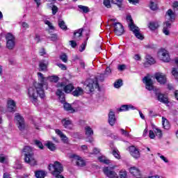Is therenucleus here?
<instances>
[{
    "instance_id": "1",
    "label": "nucleus",
    "mask_w": 178,
    "mask_h": 178,
    "mask_svg": "<svg viewBox=\"0 0 178 178\" xmlns=\"http://www.w3.org/2000/svg\"><path fill=\"white\" fill-rule=\"evenodd\" d=\"M38 80L39 82H34L33 86L28 88V97L31 102L34 105H38V97L45 98L44 87H48V77L44 76L41 72H38Z\"/></svg>"
},
{
    "instance_id": "2",
    "label": "nucleus",
    "mask_w": 178,
    "mask_h": 178,
    "mask_svg": "<svg viewBox=\"0 0 178 178\" xmlns=\"http://www.w3.org/2000/svg\"><path fill=\"white\" fill-rule=\"evenodd\" d=\"M165 19L168 21H165L163 24V33L165 35H169L170 33L169 29L172 27V23L176 19V13L172 11V9L168 10L165 13Z\"/></svg>"
},
{
    "instance_id": "3",
    "label": "nucleus",
    "mask_w": 178,
    "mask_h": 178,
    "mask_svg": "<svg viewBox=\"0 0 178 178\" xmlns=\"http://www.w3.org/2000/svg\"><path fill=\"white\" fill-rule=\"evenodd\" d=\"M22 154L24 156V161L26 163H29L31 166L37 165V161L34 158L33 149L30 147V146L24 147L22 150Z\"/></svg>"
},
{
    "instance_id": "4",
    "label": "nucleus",
    "mask_w": 178,
    "mask_h": 178,
    "mask_svg": "<svg viewBox=\"0 0 178 178\" xmlns=\"http://www.w3.org/2000/svg\"><path fill=\"white\" fill-rule=\"evenodd\" d=\"M98 80L99 77H96L94 79H88L86 82V88H88L90 92H92L95 88H99V86L98 85Z\"/></svg>"
},
{
    "instance_id": "5",
    "label": "nucleus",
    "mask_w": 178,
    "mask_h": 178,
    "mask_svg": "<svg viewBox=\"0 0 178 178\" xmlns=\"http://www.w3.org/2000/svg\"><path fill=\"white\" fill-rule=\"evenodd\" d=\"M6 47L8 49H13L16 45V38L11 33L6 35Z\"/></svg>"
},
{
    "instance_id": "6",
    "label": "nucleus",
    "mask_w": 178,
    "mask_h": 178,
    "mask_svg": "<svg viewBox=\"0 0 178 178\" xmlns=\"http://www.w3.org/2000/svg\"><path fill=\"white\" fill-rule=\"evenodd\" d=\"M14 120L16 122L17 126L21 131H23L26 129V122H24V118L19 113H16Z\"/></svg>"
},
{
    "instance_id": "7",
    "label": "nucleus",
    "mask_w": 178,
    "mask_h": 178,
    "mask_svg": "<svg viewBox=\"0 0 178 178\" xmlns=\"http://www.w3.org/2000/svg\"><path fill=\"white\" fill-rule=\"evenodd\" d=\"M158 56L163 62H170V56H169V51L166 49H161L158 53Z\"/></svg>"
},
{
    "instance_id": "8",
    "label": "nucleus",
    "mask_w": 178,
    "mask_h": 178,
    "mask_svg": "<svg viewBox=\"0 0 178 178\" xmlns=\"http://www.w3.org/2000/svg\"><path fill=\"white\" fill-rule=\"evenodd\" d=\"M57 87L58 88H60V90H64L65 92H66L67 94L72 92V91H73V90L74 89V86H73V84L72 83L65 86V83H58Z\"/></svg>"
},
{
    "instance_id": "9",
    "label": "nucleus",
    "mask_w": 178,
    "mask_h": 178,
    "mask_svg": "<svg viewBox=\"0 0 178 178\" xmlns=\"http://www.w3.org/2000/svg\"><path fill=\"white\" fill-rule=\"evenodd\" d=\"M72 158L73 159V162H75L76 166H80L81 168H83V166H86V161H84V159H83L81 156L73 154L72 155Z\"/></svg>"
},
{
    "instance_id": "10",
    "label": "nucleus",
    "mask_w": 178,
    "mask_h": 178,
    "mask_svg": "<svg viewBox=\"0 0 178 178\" xmlns=\"http://www.w3.org/2000/svg\"><path fill=\"white\" fill-rule=\"evenodd\" d=\"M103 172L104 175L108 178H119V175H118V173L116 172L111 170L109 167H105L103 169Z\"/></svg>"
},
{
    "instance_id": "11",
    "label": "nucleus",
    "mask_w": 178,
    "mask_h": 178,
    "mask_svg": "<svg viewBox=\"0 0 178 178\" xmlns=\"http://www.w3.org/2000/svg\"><path fill=\"white\" fill-rule=\"evenodd\" d=\"M143 83L145 84L146 90L152 91L154 90V82L149 76H145L143 78Z\"/></svg>"
},
{
    "instance_id": "12",
    "label": "nucleus",
    "mask_w": 178,
    "mask_h": 178,
    "mask_svg": "<svg viewBox=\"0 0 178 178\" xmlns=\"http://www.w3.org/2000/svg\"><path fill=\"white\" fill-rule=\"evenodd\" d=\"M114 27V33L116 35H122L123 33H124V29L123 28V25L120 22H116L113 24Z\"/></svg>"
},
{
    "instance_id": "13",
    "label": "nucleus",
    "mask_w": 178,
    "mask_h": 178,
    "mask_svg": "<svg viewBox=\"0 0 178 178\" xmlns=\"http://www.w3.org/2000/svg\"><path fill=\"white\" fill-rule=\"evenodd\" d=\"M131 31H133L136 38H138V40H144V35H143V34H141L140 32V29L138 26H136V25H131Z\"/></svg>"
},
{
    "instance_id": "14",
    "label": "nucleus",
    "mask_w": 178,
    "mask_h": 178,
    "mask_svg": "<svg viewBox=\"0 0 178 178\" xmlns=\"http://www.w3.org/2000/svg\"><path fill=\"white\" fill-rule=\"evenodd\" d=\"M129 151L130 153V155L133 156L135 159H138L140 158V151H138V149L136 148L134 146H131L129 147Z\"/></svg>"
},
{
    "instance_id": "15",
    "label": "nucleus",
    "mask_w": 178,
    "mask_h": 178,
    "mask_svg": "<svg viewBox=\"0 0 178 178\" xmlns=\"http://www.w3.org/2000/svg\"><path fill=\"white\" fill-rule=\"evenodd\" d=\"M156 98L159 102L162 104H169V99H168V95H163L162 93H156Z\"/></svg>"
},
{
    "instance_id": "16",
    "label": "nucleus",
    "mask_w": 178,
    "mask_h": 178,
    "mask_svg": "<svg viewBox=\"0 0 178 178\" xmlns=\"http://www.w3.org/2000/svg\"><path fill=\"white\" fill-rule=\"evenodd\" d=\"M7 109L8 112H16V102L13 99H8L7 102Z\"/></svg>"
},
{
    "instance_id": "17",
    "label": "nucleus",
    "mask_w": 178,
    "mask_h": 178,
    "mask_svg": "<svg viewBox=\"0 0 178 178\" xmlns=\"http://www.w3.org/2000/svg\"><path fill=\"white\" fill-rule=\"evenodd\" d=\"M61 123L65 129H68V130H72L73 129V123L72 122V120L68 118L62 120Z\"/></svg>"
},
{
    "instance_id": "18",
    "label": "nucleus",
    "mask_w": 178,
    "mask_h": 178,
    "mask_svg": "<svg viewBox=\"0 0 178 178\" xmlns=\"http://www.w3.org/2000/svg\"><path fill=\"white\" fill-rule=\"evenodd\" d=\"M55 131H56V134L59 136V137L61 138V141H63L64 144H67L69 143V138H67V136H66V135H65L63 132H62L59 129H56Z\"/></svg>"
},
{
    "instance_id": "19",
    "label": "nucleus",
    "mask_w": 178,
    "mask_h": 178,
    "mask_svg": "<svg viewBox=\"0 0 178 178\" xmlns=\"http://www.w3.org/2000/svg\"><path fill=\"white\" fill-rule=\"evenodd\" d=\"M108 123L111 126H115V123H116V117L112 111H110L108 113Z\"/></svg>"
},
{
    "instance_id": "20",
    "label": "nucleus",
    "mask_w": 178,
    "mask_h": 178,
    "mask_svg": "<svg viewBox=\"0 0 178 178\" xmlns=\"http://www.w3.org/2000/svg\"><path fill=\"white\" fill-rule=\"evenodd\" d=\"M155 78L160 84H165L166 83V76L163 74L157 73L155 75Z\"/></svg>"
},
{
    "instance_id": "21",
    "label": "nucleus",
    "mask_w": 178,
    "mask_h": 178,
    "mask_svg": "<svg viewBox=\"0 0 178 178\" xmlns=\"http://www.w3.org/2000/svg\"><path fill=\"white\" fill-rule=\"evenodd\" d=\"M48 65L49 63L48 61L45 60H42L39 62V69L41 72H46L47 69L48 68Z\"/></svg>"
},
{
    "instance_id": "22",
    "label": "nucleus",
    "mask_w": 178,
    "mask_h": 178,
    "mask_svg": "<svg viewBox=\"0 0 178 178\" xmlns=\"http://www.w3.org/2000/svg\"><path fill=\"white\" fill-rule=\"evenodd\" d=\"M129 171L131 175H133V176H140V175H141V172L137 167H131L129 169Z\"/></svg>"
},
{
    "instance_id": "23",
    "label": "nucleus",
    "mask_w": 178,
    "mask_h": 178,
    "mask_svg": "<svg viewBox=\"0 0 178 178\" xmlns=\"http://www.w3.org/2000/svg\"><path fill=\"white\" fill-rule=\"evenodd\" d=\"M83 94H84V90L80 87H77L72 92V95H74V97H80V95H83Z\"/></svg>"
},
{
    "instance_id": "24",
    "label": "nucleus",
    "mask_w": 178,
    "mask_h": 178,
    "mask_svg": "<svg viewBox=\"0 0 178 178\" xmlns=\"http://www.w3.org/2000/svg\"><path fill=\"white\" fill-rule=\"evenodd\" d=\"M162 125L163 129L165 130H169L170 129V124L169 123V121L164 117L162 118Z\"/></svg>"
},
{
    "instance_id": "25",
    "label": "nucleus",
    "mask_w": 178,
    "mask_h": 178,
    "mask_svg": "<svg viewBox=\"0 0 178 178\" xmlns=\"http://www.w3.org/2000/svg\"><path fill=\"white\" fill-rule=\"evenodd\" d=\"M83 35V29H79L74 32V39L80 40V37Z\"/></svg>"
},
{
    "instance_id": "26",
    "label": "nucleus",
    "mask_w": 178,
    "mask_h": 178,
    "mask_svg": "<svg viewBox=\"0 0 178 178\" xmlns=\"http://www.w3.org/2000/svg\"><path fill=\"white\" fill-rule=\"evenodd\" d=\"M85 134L88 137H91V136L94 135V131L90 127L86 126L85 127Z\"/></svg>"
},
{
    "instance_id": "27",
    "label": "nucleus",
    "mask_w": 178,
    "mask_h": 178,
    "mask_svg": "<svg viewBox=\"0 0 178 178\" xmlns=\"http://www.w3.org/2000/svg\"><path fill=\"white\" fill-rule=\"evenodd\" d=\"M35 176L36 178H45L47 172L44 170H38L35 172Z\"/></svg>"
},
{
    "instance_id": "28",
    "label": "nucleus",
    "mask_w": 178,
    "mask_h": 178,
    "mask_svg": "<svg viewBox=\"0 0 178 178\" xmlns=\"http://www.w3.org/2000/svg\"><path fill=\"white\" fill-rule=\"evenodd\" d=\"M56 94L58 97L60 102H65V94H63V92L60 89H58Z\"/></svg>"
},
{
    "instance_id": "29",
    "label": "nucleus",
    "mask_w": 178,
    "mask_h": 178,
    "mask_svg": "<svg viewBox=\"0 0 178 178\" xmlns=\"http://www.w3.org/2000/svg\"><path fill=\"white\" fill-rule=\"evenodd\" d=\"M148 27L149 30L154 31L156 30L158 27H159V24H158V22H152L149 23Z\"/></svg>"
},
{
    "instance_id": "30",
    "label": "nucleus",
    "mask_w": 178,
    "mask_h": 178,
    "mask_svg": "<svg viewBox=\"0 0 178 178\" xmlns=\"http://www.w3.org/2000/svg\"><path fill=\"white\" fill-rule=\"evenodd\" d=\"M45 145H46V147H47L48 149H50V151H55V149H56V145L54 144L51 141H47L45 143Z\"/></svg>"
},
{
    "instance_id": "31",
    "label": "nucleus",
    "mask_w": 178,
    "mask_h": 178,
    "mask_svg": "<svg viewBox=\"0 0 178 178\" xmlns=\"http://www.w3.org/2000/svg\"><path fill=\"white\" fill-rule=\"evenodd\" d=\"M130 109H136V107L131 105H122L120 108V112H123L124 111H129Z\"/></svg>"
},
{
    "instance_id": "32",
    "label": "nucleus",
    "mask_w": 178,
    "mask_h": 178,
    "mask_svg": "<svg viewBox=\"0 0 178 178\" xmlns=\"http://www.w3.org/2000/svg\"><path fill=\"white\" fill-rule=\"evenodd\" d=\"M145 59L146 62L149 63V65H154L155 63V59L150 55H146Z\"/></svg>"
},
{
    "instance_id": "33",
    "label": "nucleus",
    "mask_w": 178,
    "mask_h": 178,
    "mask_svg": "<svg viewBox=\"0 0 178 178\" xmlns=\"http://www.w3.org/2000/svg\"><path fill=\"white\" fill-rule=\"evenodd\" d=\"M64 109L67 112H70V113H73V112H74V110L72 108V105L69 103L64 104Z\"/></svg>"
},
{
    "instance_id": "34",
    "label": "nucleus",
    "mask_w": 178,
    "mask_h": 178,
    "mask_svg": "<svg viewBox=\"0 0 178 178\" xmlns=\"http://www.w3.org/2000/svg\"><path fill=\"white\" fill-rule=\"evenodd\" d=\"M58 26L61 30H67V26H66L65 21L62 19L58 20Z\"/></svg>"
},
{
    "instance_id": "35",
    "label": "nucleus",
    "mask_w": 178,
    "mask_h": 178,
    "mask_svg": "<svg viewBox=\"0 0 178 178\" xmlns=\"http://www.w3.org/2000/svg\"><path fill=\"white\" fill-rule=\"evenodd\" d=\"M98 159L99 162H102L103 163H106V165H109V163H111V161L104 156H99Z\"/></svg>"
},
{
    "instance_id": "36",
    "label": "nucleus",
    "mask_w": 178,
    "mask_h": 178,
    "mask_svg": "<svg viewBox=\"0 0 178 178\" xmlns=\"http://www.w3.org/2000/svg\"><path fill=\"white\" fill-rule=\"evenodd\" d=\"M78 8L81 10H82V12H83V13H88V12H90V8H88V7H87V6L79 5V6H78Z\"/></svg>"
},
{
    "instance_id": "37",
    "label": "nucleus",
    "mask_w": 178,
    "mask_h": 178,
    "mask_svg": "<svg viewBox=\"0 0 178 178\" xmlns=\"http://www.w3.org/2000/svg\"><path fill=\"white\" fill-rule=\"evenodd\" d=\"M0 162L1 163H8V156H6L4 154H1Z\"/></svg>"
},
{
    "instance_id": "38",
    "label": "nucleus",
    "mask_w": 178,
    "mask_h": 178,
    "mask_svg": "<svg viewBox=\"0 0 178 178\" xmlns=\"http://www.w3.org/2000/svg\"><path fill=\"white\" fill-rule=\"evenodd\" d=\"M112 154L116 159H120V154H119V150L118 149H113L112 151Z\"/></svg>"
},
{
    "instance_id": "39",
    "label": "nucleus",
    "mask_w": 178,
    "mask_h": 178,
    "mask_svg": "<svg viewBox=\"0 0 178 178\" xmlns=\"http://www.w3.org/2000/svg\"><path fill=\"white\" fill-rule=\"evenodd\" d=\"M122 86H123V81H122V79H118L114 83L115 88H120V87H122Z\"/></svg>"
},
{
    "instance_id": "40",
    "label": "nucleus",
    "mask_w": 178,
    "mask_h": 178,
    "mask_svg": "<svg viewBox=\"0 0 178 178\" xmlns=\"http://www.w3.org/2000/svg\"><path fill=\"white\" fill-rule=\"evenodd\" d=\"M47 79L49 80V81L57 83V81H59V77L56 76H48Z\"/></svg>"
},
{
    "instance_id": "41",
    "label": "nucleus",
    "mask_w": 178,
    "mask_h": 178,
    "mask_svg": "<svg viewBox=\"0 0 178 178\" xmlns=\"http://www.w3.org/2000/svg\"><path fill=\"white\" fill-rule=\"evenodd\" d=\"M44 24L48 26L49 30H55V26H54V24H52L51 22H49L48 20H44Z\"/></svg>"
},
{
    "instance_id": "42",
    "label": "nucleus",
    "mask_w": 178,
    "mask_h": 178,
    "mask_svg": "<svg viewBox=\"0 0 178 178\" xmlns=\"http://www.w3.org/2000/svg\"><path fill=\"white\" fill-rule=\"evenodd\" d=\"M149 8L152 10H156L158 9V5L154 1H150Z\"/></svg>"
},
{
    "instance_id": "43",
    "label": "nucleus",
    "mask_w": 178,
    "mask_h": 178,
    "mask_svg": "<svg viewBox=\"0 0 178 178\" xmlns=\"http://www.w3.org/2000/svg\"><path fill=\"white\" fill-rule=\"evenodd\" d=\"M127 20L129 23V26L130 29H131V26H134V23L133 22V19H131V15L127 16Z\"/></svg>"
},
{
    "instance_id": "44",
    "label": "nucleus",
    "mask_w": 178,
    "mask_h": 178,
    "mask_svg": "<svg viewBox=\"0 0 178 178\" xmlns=\"http://www.w3.org/2000/svg\"><path fill=\"white\" fill-rule=\"evenodd\" d=\"M154 133L159 138H162V131L158 128L154 129Z\"/></svg>"
},
{
    "instance_id": "45",
    "label": "nucleus",
    "mask_w": 178,
    "mask_h": 178,
    "mask_svg": "<svg viewBox=\"0 0 178 178\" xmlns=\"http://www.w3.org/2000/svg\"><path fill=\"white\" fill-rule=\"evenodd\" d=\"M120 178H127V172L126 170H122L120 171Z\"/></svg>"
},
{
    "instance_id": "46",
    "label": "nucleus",
    "mask_w": 178,
    "mask_h": 178,
    "mask_svg": "<svg viewBox=\"0 0 178 178\" xmlns=\"http://www.w3.org/2000/svg\"><path fill=\"white\" fill-rule=\"evenodd\" d=\"M120 133L124 137H130V134L129 133V131H127L123 129H120Z\"/></svg>"
},
{
    "instance_id": "47",
    "label": "nucleus",
    "mask_w": 178,
    "mask_h": 178,
    "mask_svg": "<svg viewBox=\"0 0 178 178\" xmlns=\"http://www.w3.org/2000/svg\"><path fill=\"white\" fill-rule=\"evenodd\" d=\"M112 73V70L109 67H106L104 74H102L101 76H109Z\"/></svg>"
},
{
    "instance_id": "48",
    "label": "nucleus",
    "mask_w": 178,
    "mask_h": 178,
    "mask_svg": "<svg viewBox=\"0 0 178 178\" xmlns=\"http://www.w3.org/2000/svg\"><path fill=\"white\" fill-rule=\"evenodd\" d=\"M172 76H174L175 79H177V81H178V72L177 70H176V68L172 69Z\"/></svg>"
},
{
    "instance_id": "49",
    "label": "nucleus",
    "mask_w": 178,
    "mask_h": 178,
    "mask_svg": "<svg viewBox=\"0 0 178 178\" xmlns=\"http://www.w3.org/2000/svg\"><path fill=\"white\" fill-rule=\"evenodd\" d=\"M60 59H61V60L63 62H64V63H67V56L65 54H62L61 56H60Z\"/></svg>"
},
{
    "instance_id": "50",
    "label": "nucleus",
    "mask_w": 178,
    "mask_h": 178,
    "mask_svg": "<svg viewBox=\"0 0 178 178\" xmlns=\"http://www.w3.org/2000/svg\"><path fill=\"white\" fill-rule=\"evenodd\" d=\"M35 144L40 149H44V145H42V143L41 142H40V140H35Z\"/></svg>"
},
{
    "instance_id": "51",
    "label": "nucleus",
    "mask_w": 178,
    "mask_h": 178,
    "mask_svg": "<svg viewBox=\"0 0 178 178\" xmlns=\"http://www.w3.org/2000/svg\"><path fill=\"white\" fill-rule=\"evenodd\" d=\"M100 149H98V148H97V147H95L94 149H93V151H92V153H90L92 155H97V154H99V152H100Z\"/></svg>"
},
{
    "instance_id": "52",
    "label": "nucleus",
    "mask_w": 178,
    "mask_h": 178,
    "mask_svg": "<svg viewBox=\"0 0 178 178\" xmlns=\"http://www.w3.org/2000/svg\"><path fill=\"white\" fill-rule=\"evenodd\" d=\"M149 138H152V140H154V138H155V132H154V131L150 130L149 131Z\"/></svg>"
},
{
    "instance_id": "53",
    "label": "nucleus",
    "mask_w": 178,
    "mask_h": 178,
    "mask_svg": "<svg viewBox=\"0 0 178 178\" xmlns=\"http://www.w3.org/2000/svg\"><path fill=\"white\" fill-rule=\"evenodd\" d=\"M104 5L106 6V8H111V1L104 0Z\"/></svg>"
},
{
    "instance_id": "54",
    "label": "nucleus",
    "mask_w": 178,
    "mask_h": 178,
    "mask_svg": "<svg viewBox=\"0 0 178 178\" xmlns=\"http://www.w3.org/2000/svg\"><path fill=\"white\" fill-rule=\"evenodd\" d=\"M50 40L51 41H56L58 40V35L56 34H52L50 37H49Z\"/></svg>"
},
{
    "instance_id": "55",
    "label": "nucleus",
    "mask_w": 178,
    "mask_h": 178,
    "mask_svg": "<svg viewBox=\"0 0 178 178\" xmlns=\"http://www.w3.org/2000/svg\"><path fill=\"white\" fill-rule=\"evenodd\" d=\"M57 66L58 67H60V69H61V70H66V69H67L66 67V65H65L64 64H61V63H58L57 64Z\"/></svg>"
},
{
    "instance_id": "56",
    "label": "nucleus",
    "mask_w": 178,
    "mask_h": 178,
    "mask_svg": "<svg viewBox=\"0 0 178 178\" xmlns=\"http://www.w3.org/2000/svg\"><path fill=\"white\" fill-rule=\"evenodd\" d=\"M21 26L23 27V29H25V30H27L30 26L27 22H22Z\"/></svg>"
},
{
    "instance_id": "57",
    "label": "nucleus",
    "mask_w": 178,
    "mask_h": 178,
    "mask_svg": "<svg viewBox=\"0 0 178 178\" xmlns=\"http://www.w3.org/2000/svg\"><path fill=\"white\" fill-rule=\"evenodd\" d=\"M123 2V0H112V3H114L115 5H120Z\"/></svg>"
},
{
    "instance_id": "58",
    "label": "nucleus",
    "mask_w": 178,
    "mask_h": 178,
    "mask_svg": "<svg viewBox=\"0 0 178 178\" xmlns=\"http://www.w3.org/2000/svg\"><path fill=\"white\" fill-rule=\"evenodd\" d=\"M52 13L53 15H56V13L58 12V7L53 6L51 8Z\"/></svg>"
},
{
    "instance_id": "59",
    "label": "nucleus",
    "mask_w": 178,
    "mask_h": 178,
    "mask_svg": "<svg viewBox=\"0 0 178 178\" xmlns=\"http://www.w3.org/2000/svg\"><path fill=\"white\" fill-rule=\"evenodd\" d=\"M40 56H44V55H45V54H47L45 52V49H41L39 51Z\"/></svg>"
},
{
    "instance_id": "60",
    "label": "nucleus",
    "mask_w": 178,
    "mask_h": 178,
    "mask_svg": "<svg viewBox=\"0 0 178 178\" xmlns=\"http://www.w3.org/2000/svg\"><path fill=\"white\" fill-rule=\"evenodd\" d=\"M125 69H126L125 65H118V70H120L122 72V71L124 70Z\"/></svg>"
},
{
    "instance_id": "61",
    "label": "nucleus",
    "mask_w": 178,
    "mask_h": 178,
    "mask_svg": "<svg viewBox=\"0 0 178 178\" xmlns=\"http://www.w3.org/2000/svg\"><path fill=\"white\" fill-rule=\"evenodd\" d=\"M134 58L135 59V60H141V56H140V54H135Z\"/></svg>"
},
{
    "instance_id": "62",
    "label": "nucleus",
    "mask_w": 178,
    "mask_h": 178,
    "mask_svg": "<svg viewBox=\"0 0 178 178\" xmlns=\"http://www.w3.org/2000/svg\"><path fill=\"white\" fill-rule=\"evenodd\" d=\"M35 41L37 43H38V42H40V41H41V39H40V36H39L38 34H36V35H35Z\"/></svg>"
},
{
    "instance_id": "63",
    "label": "nucleus",
    "mask_w": 178,
    "mask_h": 178,
    "mask_svg": "<svg viewBox=\"0 0 178 178\" xmlns=\"http://www.w3.org/2000/svg\"><path fill=\"white\" fill-rule=\"evenodd\" d=\"M3 178H12V177H10L9 173L5 172L3 175Z\"/></svg>"
},
{
    "instance_id": "64",
    "label": "nucleus",
    "mask_w": 178,
    "mask_h": 178,
    "mask_svg": "<svg viewBox=\"0 0 178 178\" xmlns=\"http://www.w3.org/2000/svg\"><path fill=\"white\" fill-rule=\"evenodd\" d=\"M147 178H162V177L159 175H152V176H149Z\"/></svg>"
}]
</instances>
